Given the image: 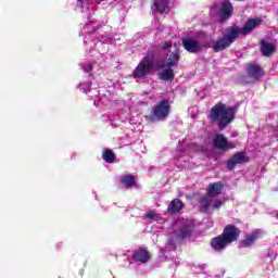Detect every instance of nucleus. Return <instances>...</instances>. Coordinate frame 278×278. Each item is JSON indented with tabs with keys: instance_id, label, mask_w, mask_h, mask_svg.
Returning a JSON list of instances; mask_svg holds the SVG:
<instances>
[{
	"instance_id": "b1692460",
	"label": "nucleus",
	"mask_w": 278,
	"mask_h": 278,
	"mask_svg": "<svg viewBox=\"0 0 278 278\" xmlns=\"http://www.w3.org/2000/svg\"><path fill=\"white\" fill-rule=\"evenodd\" d=\"M84 71H85V73H90V71H92V64H87V65L84 67Z\"/></svg>"
},
{
	"instance_id": "5701e85b",
	"label": "nucleus",
	"mask_w": 278,
	"mask_h": 278,
	"mask_svg": "<svg viewBox=\"0 0 278 278\" xmlns=\"http://www.w3.org/2000/svg\"><path fill=\"white\" fill-rule=\"evenodd\" d=\"M147 218H149L150 220H157V218H160V216L157 215V213H155V211H150L147 214Z\"/></svg>"
},
{
	"instance_id": "f8f14e48",
	"label": "nucleus",
	"mask_w": 278,
	"mask_h": 278,
	"mask_svg": "<svg viewBox=\"0 0 278 278\" xmlns=\"http://www.w3.org/2000/svg\"><path fill=\"white\" fill-rule=\"evenodd\" d=\"M211 244L214 251H225V249H227V247H229L230 243L227 241L224 235H220L218 237H215L212 240Z\"/></svg>"
},
{
	"instance_id": "4468645a",
	"label": "nucleus",
	"mask_w": 278,
	"mask_h": 278,
	"mask_svg": "<svg viewBox=\"0 0 278 278\" xmlns=\"http://www.w3.org/2000/svg\"><path fill=\"white\" fill-rule=\"evenodd\" d=\"M277 49V46L274 42H268L266 40H261V51L265 58L273 55Z\"/></svg>"
},
{
	"instance_id": "ddd939ff",
	"label": "nucleus",
	"mask_w": 278,
	"mask_h": 278,
	"mask_svg": "<svg viewBox=\"0 0 278 278\" xmlns=\"http://www.w3.org/2000/svg\"><path fill=\"white\" fill-rule=\"evenodd\" d=\"M243 162H247V155L242 152H237L233 154V156L228 161V169L233 170L236 168V164H242Z\"/></svg>"
},
{
	"instance_id": "f3484780",
	"label": "nucleus",
	"mask_w": 278,
	"mask_h": 278,
	"mask_svg": "<svg viewBox=\"0 0 278 278\" xmlns=\"http://www.w3.org/2000/svg\"><path fill=\"white\" fill-rule=\"evenodd\" d=\"M184 208V203L180 202L179 199H175L174 201L170 202L168 206V212L172 214H177V212H180V210Z\"/></svg>"
},
{
	"instance_id": "0eeeda50",
	"label": "nucleus",
	"mask_w": 278,
	"mask_h": 278,
	"mask_svg": "<svg viewBox=\"0 0 278 278\" xmlns=\"http://www.w3.org/2000/svg\"><path fill=\"white\" fill-rule=\"evenodd\" d=\"M213 146L219 151H229L231 149H236V143L229 142V140H227L223 134L215 135L213 138Z\"/></svg>"
},
{
	"instance_id": "4be33fe9",
	"label": "nucleus",
	"mask_w": 278,
	"mask_h": 278,
	"mask_svg": "<svg viewBox=\"0 0 278 278\" xmlns=\"http://www.w3.org/2000/svg\"><path fill=\"white\" fill-rule=\"evenodd\" d=\"M190 232H191L190 228H182L180 230V233H178V237L179 238H188V236H190Z\"/></svg>"
},
{
	"instance_id": "2eb2a0df",
	"label": "nucleus",
	"mask_w": 278,
	"mask_h": 278,
	"mask_svg": "<svg viewBox=\"0 0 278 278\" xmlns=\"http://www.w3.org/2000/svg\"><path fill=\"white\" fill-rule=\"evenodd\" d=\"M132 258L135 260V262H141L142 264H146V262L151 260V255L147 250L139 249L135 252V254L132 255Z\"/></svg>"
},
{
	"instance_id": "393cba45",
	"label": "nucleus",
	"mask_w": 278,
	"mask_h": 278,
	"mask_svg": "<svg viewBox=\"0 0 278 278\" xmlns=\"http://www.w3.org/2000/svg\"><path fill=\"white\" fill-rule=\"evenodd\" d=\"M170 47H173V42L167 41L164 43L163 49H170Z\"/></svg>"
},
{
	"instance_id": "9d476101",
	"label": "nucleus",
	"mask_w": 278,
	"mask_h": 278,
	"mask_svg": "<svg viewBox=\"0 0 278 278\" xmlns=\"http://www.w3.org/2000/svg\"><path fill=\"white\" fill-rule=\"evenodd\" d=\"M262 236H264V232L262 230H253L251 233L247 235L245 239L242 241V245L251 247L256 242V240H260Z\"/></svg>"
},
{
	"instance_id": "423d86ee",
	"label": "nucleus",
	"mask_w": 278,
	"mask_h": 278,
	"mask_svg": "<svg viewBox=\"0 0 278 278\" xmlns=\"http://www.w3.org/2000/svg\"><path fill=\"white\" fill-rule=\"evenodd\" d=\"M152 70H153V56L147 55L135 68L134 77L135 79H144L147 75L151 74Z\"/></svg>"
},
{
	"instance_id": "6ab92c4d",
	"label": "nucleus",
	"mask_w": 278,
	"mask_h": 278,
	"mask_svg": "<svg viewBox=\"0 0 278 278\" xmlns=\"http://www.w3.org/2000/svg\"><path fill=\"white\" fill-rule=\"evenodd\" d=\"M102 157H103L104 162H108L109 164H112V162H114V160H116V155L114 154V152L112 150H105L102 153Z\"/></svg>"
},
{
	"instance_id": "39448f33",
	"label": "nucleus",
	"mask_w": 278,
	"mask_h": 278,
	"mask_svg": "<svg viewBox=\"0 0 278 278\" xmlns=\"http://www.w3.org/2000/svg\"><path fill=\"white\" fill-rule=\"evenodd\" d=\"M223 192V184L215 182L208 186L207 195L201 199V212H207L210 203L214 201V198L218 197Z\"/></svg>"
},
{
	"instance_id": "dca6fc26",
	"label": "nucleus",
	"mask_w": 278,
	"mask_h": 278,
	"mask_svg": "<svg viewBox=\"0 0 278 278\" xmlns=\"http://www.w3.org/2000/svg\"><path fill=\"white\" fill-rule=\"evenodd\" d=\"M248 75L254 79H257L264 75V70H262V66L260 65L251 64L248 67Z\"/></svg>"
},
{
	"instance_id": "a211bd4d",
	"label": "nucleus",
	"mask_w": 278,
	"mask_h": 278,
	"mask_svg": "<svg viewBox=\"0 0 278 278\" xmlns=\"http://www.w3.org/2000/svg\"><path fill=\"white\" fill-rule=\"evenodd\" d=\"M121 184L124 186V188H131L136 184L134 180V176L125 175L121 178Z\"/></svg>"
},
{
	"instance_id": "7ed1b4c3",
	"label": "nucleus",
	"mask_w": 278,
	"mask_h": 278,
	"mask_svg": "<svg viewBox=\"0 0 278 278\" xmlns=\"http://www.w3.org/2000/svg\"><path fill=\"white\" fill-rule=\"evenodd\" d=\"M170 114V102L168 100H163L153 106L152 113L150 115L151 123L156 121H166Z\"/></svg>"
},
{
	"instance_id": "f03ea898",
	"label": "nucleus",
	"mask_w": 278,
	"mask_h": 278,
	"mask_svg": "<svg viewBox=\"0 0 278 278\" xmlns=\"http://www.w3.org/2000/svg\"><path fill=\"white\" fill-rule=\"evenodd\" d=\"M233 109L227 108L222 102L215 104V108L211 110L208 117L213 123H218L219 129H225L231 121H233Z\"/></svg>"
},
{
	"instance_id": "9b49d317",
	"label": "nucleus",
	"mask_w": 278,
	"mask_h": 278,
	"mask_svg": "<svg viewBox=\"0 0 278 278\" xmlns=\"http://www.w3.org/2000/svg\"><path fill=\"white\" fill-rule=\"evenodd\" d=\"M232 13H233V7L231 5V2H229V0L224 1L220 4V9H219V16L222 21H227V18H229Z\"/></svg>"
},
{
	"instance_id": "f257e3e1",
	"label": "nucleus",
	"mask_w": 278,
	"mask_h": 278,
	"mask_svg": "<svg viewBox=\"0 0 278 278\" xmlns=\"http://www.w3.org/2000/svg\"><path fill=\"white\" fill-rule=\"evenodd\" d=\"M258 25H262V18H251L248 20L247 23L242 28L238 26H232L227 29V33L217 41H214L211 49L215 53H220V51H225V49H228V47H231L236 40H238V36L242 34V36H247V34H251L255 27H258Z\"/></svg>"
},
{
	"instance_id": "1a4fd4ad",
	"label": "nucleus",
	"mask_w": 278,
	"mask_h": 278,
	"mask_svg": "<svg viewBox=\"0 0 278 278\" xmlns=\"http://www.w3.org/2000/svg\"><path fill=\"white\" fill-rule=\"evenodd\" d=\"M222 235L231 244V242H236L240 238V229L233 225H227Z\"/></svg>"
},
{
	"instance_id": "aec40b11",
	"label": "nucleus",
	"mask_w": 278,
	"mask_h": 278,
	"mask_svg": "<svg viewBox=\"0 0 278 278\" xmlns=\"http://www.w3.org/2000/svg\"><path fill=\"white\" fill-rule=\"evenodd\" d=\"M157 12H164L168 8V0H154Z\"/></svg>"
},
{
	"instance_id": "6e6552de",
	"label": "nucleus",
	"mask_w": 278,
	"mask_h": 278,
	"mask_svg": "<svg viewBox=\"0 0 278 278\" xmlns=\"http://www.w3.org/2000/svg\"><path fill=\"white\" fill-rule=\"evenodd\" d=\"M182 47H185L186 51L189 53H199V51L203 49V45L199 43V40L192 37L182 39Z\"/></svg>"
},
{
	"instance_id": "20e7f679",
	"label": "nucleus",
	"mask_w": 278,
	"mask_h": 278,
	"mask_svg": "<svg viewBox=\"0 0 278 278\" xmlns=\"http://www.w3.org/2000/svg\"><path fill=\"white\" fill-rule=\"evenodd\" d=\"M179 62V53H174L168 58V61L164 63L161 68L164 71L159 73L160 79L163 81H168L170 79H175V73L173 72V66H177Z\"/></svg>"
},
{
	"instance_id": "412c9836",
	"label": "nucleus",
	"mask_w": 278,
	"mask_h": 278,
	"mask_svg": "<svg viewBox=\"0 0 278 278\" xmlns=\"http://www.w3.org/2000/svg\"><path fill=\"white\" fill-rule=\"evenodd\" d=\"M224 203V200H216V198H213V201L207 206V210H218Z\"/></svg>"
}]
</instances>
